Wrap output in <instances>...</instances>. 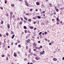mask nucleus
I'll list each match as a JSON object with an SVG mask.
<instances>
[{"label": "nucleus", "instance_id": "nucleus-1", "mask_svg": "<svg viewBox=\"0 0 64 64\" xmlns=\"http://www.w3.org/2000/svg\"><path fill=\"white\" fill-rule=\"evenodd\" d=\"M24 3L26 6H29V4H28V3H27V1L26 0H25Z\"/></svg>", "mask_w": 64, "mask_h": 64}, {"label": "nucleus", "instance_id": "nucleus-2", "mask_svg": "<svg viewBox=\"0 0 64 64\" xmlns=\"http://www.w3.org/2000/svg\"><path fill=\"white\" fill-rule=\"evenodd\" d=\"M33 46H33V48H35V47L37 46V44L35 43H34L33 44Z\"/></svg>", "mask_w": 64, "mask_h": 64}, {"label": "nucleus", "instance_id": "nucleus-3", "mask_svg": "<svg viewBox=\"0 0 64 64\" xmlns=\"http://www.w3.org/2000/svg\"><path fill=\"white\" fill-rule=\"evenodd\" d=\"M44 52H45V51H44V50H43V52H40V55H43L44 54Z\"/></svg>", "mask_w": 64, "mask_h": 64}, {"label": "nucleus", "instance_id": "nucleus-4", "mask_svg": "<svg viewBox=\"0 0 64 64\" xmlns=\"http://www.w3.org/2000/svg\"><path fill=\"white\" fill-rule=\"evenodd\" d=\"M30 40L29 38L26 41V42H27V43H30Z\"/></svg>", "mask_w": 64, "mask_h": 64}, {"label": "nucleus", "instance_id": "nucleus-5", "mask_svg": "<svg viewBox=\"0 0 64 64\" xmlns=\"http://www.w3.org/2000/svg\"><path fill=\"white\" fill-rule=\"evenodd\" d=\"M35 59H36V60H38L40 59V58L39 57L38 58L37 57H36L35 58Z\"/></svg>", "mask_w": 64, "mask_h": 64}, {"label": "nucleus", "instance_id": "nucleus-6", "mask_svg": "<svg viewBox=\"0 0 64 64\" xmlns=\"http://www.w3.org/2000/svg\"><path fill=\"white\" fill-rule=\"evenodd\" d=\"M57 22H56V24L57 25H59V24H60V21H57Z\"/></svg>", "mask_w": 64, "mask_h": 64}, {"label": "nucleus", "instance_id": "nucleus-7", "mask_svg": "<svg viewBox=\"0 0 64 64\" xmlns=\"http://www.w3.org/2000/svg\"><path fill=\"white\" fill-rule=\"evenodd\" d=\"M56 21H60V20H59V18H56Z\"/></svg>", "mask_w": 64, "mask_h": 64}, {"label": "nucleus", "instance_id": "nucleus-8", "mask_svg": "<svg viewBox=\"0 0 64 64\" xmlns=\"http://www.w3.org/2000/svg\"><path fill=\"white\" fill-rule=\"evenodd\" d=\"M53 60L54 61H57V59L56 58H54L53 59Z\"/></svg>", "mask_w": 64, "mask_h": 64}, {"label": "nucleus", "instance_id": "nucleus-9", "mask_svg": "<svg viewBox=\"0 0 64 64\" xmlns=\"http://www.w3.org/2000/svg\"><path fill=\"white\" fill-rule=\"evenodd\" d=\"M7 27L8 28H10V25L8 24H7Z\"/></svg>", "mask_w": 64, "mask_h": 64}, {"label": "nucleus", "instance_id": "nucleus-10", "mask_svg": "<svg viewBox=\"0 0 64 64\" xmlns=\"http://www.w3.org/2000/svg\"><path fill=\"white\" fill-rule=\"evenodd\" d=\"M36 4L37 5H40L39 3L38 2H36Z\"/></svg>", "mask_w": 64, "mask_h": 64}, {"label": "nucleus", "instance_id": "nucleus-11", "mask_svg": "<svg viewBox=\"0 0 64 64\" xmlns=\"http://www.w3.org/2000/svg\"><path fill=\"white\" fill-rule=\"evenodd\" d=\"M34 28V27H33V26H30V29H33Z\"/></svg>", "mask_w": 64, "mask_h": 64}, {"label": "nucleus", "instance_id": "nucleus-12", "mask_svg": "<svg viewBox=\"0 0 64 64\" xmlns=\"http://www.w3.org/2000/svg\"><path fill=\"white\" fill-rule=\"evenodd\" d=\"M31 48H30L28 52L29 53H31Z\"/></svg>", "mask_w": 64, "mask_h": 64}, {"label": "nucleus", "instance_id": "nucleus-13", "mask_svg": "<svg viewBox=\"0 0 64 64\" xmlns=\"http://www.w3.org/2000/svg\"><path fill=\"white\" fill-rule=\"evenodd\" d=\"M33 55L34 56H37V55L36 54H33Z\"/></svg>", "mask_w": 64, "mask_h": 64}, {"label": "nucleus", "instance_id": "nucleus-14", "mask_svg": "<svg viewBox=\"0 0 64 64\" xmlns=\"http://www.w3.org/2000/svg\"><path fill=\"white\" fill-rule=\"evenodd\" d=\"M24 29H27V27L26 26H24Z\"/></svg>", "mask_w": 64, "mask_h": 64}, {"label": "nucleus", "instance_id": "nucleus-15", "mask_svg": "<svg viewBox=\"0 0 64 64\" xmlns=\"http://www.w3.org/2000/svg\"><path fill=\"white\" fill-rule=\"evenodd\" d=\"M22 21H20V23H19V24L20 25H21V24H22Z\"/></svg>", "mask_w": 64, "mask_h": 64}, {"label": "nucleus", "instance_id": "nucleus-16", "mask_svg": "<svg viewBox=\"0 0 64 64\" xmlns=\"http://www.w3.org/2000/svg\"><path fill=\"white\" fill-rule=\"evenodd\" d=\"M37 18L38 19H40V18H41V17L39 16H38Z\"/></svg>", "mask_w": 64, "mask_h": 64}, {"label": "nucleus", "instance_id": "nucleus-17", "mask_svg": "<svg viewBox=\"0 0 64 64\" xmlns=\"http://www.w3.org/2000/svg\"><path fill=\"white\" fill-rule=\"evenodd\" d=\"M28 21H29V22H31L32 21V20L31 19H29L28 20Z\"/></svg>", "mask_w": 64, "mask_h": 64}, {"label": "nucleus", "instance_id": "nucleus-18", "mask_svg": "<svg viewBox=\"0 0 64 64\" xmlns=\"http://www.w3.org/2000/svg\"><path fill=\"white\" fill-rule=\"evenodd\" d=\"M10 15H13V12H10Z\"/></svg>", "mask_w": 64, "mask_h": 64}, {"label": "nucleus", "instance_id": "nucleus-19", "mask_svg": "<svg viewBox=\"0 0 64 64\" xmlns=\"http://www.w3.org/2000/svg\"><path fill=\"white\" fill-rule=\"evenodd\" d=\"M24 19L25 20H26V21H27V18H26V17H24Z\"/></svg>", "mask_w": 64, "mask_h": 64}, {"label": "nucleus", "instance_id": "nucleus-20", "mask_svg": "<svg viewBox=\"0 0 64 64\" xmlns=\"http://www.w3.org/2000/svg\"><path fill=\"white\" fill-rule=\"evenodd\" d=\"M15 36L14 35H13L12 36V39H13L14 38V37Z\"/></svg>", "mask_w": 64, "mask_h": 64}, {"label": "nucleus", "instance_id": "nucleus-21", "mask_svg": "<svg viewBox=\"0 0 64 64\" xmlns=\"http://www.w3.org/2000/svg\"><path fill=\"white\" fill-rule=\"evenodd\" d=\"M49 5L50 7H52V4H51V3H50Z\"/></svg>", "mask_w": 64, "mask_h": 64}, {"label": "nucleus", "instance_id": "nucleus-22", "mask_svg": "<svg viewBox=\"0 0 64 64\" xmlns=\"http://www.w3.org/2000/svg\"><path fill=\"white\" fill-rule=\"evenodd\" d=\"M11 6L12 7H14V6H15V5H14V4H12L11 5Z\"/></svg>", "mask_w": 64, "mask_h": 64}, {"label": "nucleus", "instance_id": "nucleus-23", "mask_svg": "<svg viewBox=\"0 0 64 64\" xmlns=\"http://www.w3.org/2000/svg\"><path fill=\"white\" fill-rule=\"evenodd\" d=\"M13 33H14V32L12 31H11L10 34H13Z\"/></svg>", "mask_w": 64, "mask_h": 64}, {"label": "nucleus", "instance_id": "nucleus-24", "mask_svg": "<svg viewBox=\"0 0 64 64\" xmlns=\"http://www.w3.org/2000/svg\"><path fill=\"white\" fill-rule=\"evenodd\" d=\"M56 12H58L59 11V10H58V8L56 9Z\"/></svg>", "mask_w": 64, "mask_h": 64}, {"label": "nucleus", "instance_id": "nucleus-25", "mask_svg": "<svg viewBox=\"0 0 64 64\" xmlns=\"http://www.w3.org/2000/svg\"><path fill=\"white\" fill-rule=\"evenodd\" d=\"M7 56H8V57H10V55L8 53L7 54Z\"/></svg>", "mask_w": 64, "mask_h": 64}, {"label": "nucleus", "instance_id": "nucleus-26", "mask_svg": "<svg viewBox=\"0 0 64 64\" xmlns=\"http://www.w3.org/2000/svg\"><path fill=\"white\" fill-rule=\"evenodd\" d=\"M28 33H29L30 34V33H31L30 31H29V30H28Z\"/></svg>", "mask_w": 64, "mask_h": 64}, {"label": "nucleus", "instance_id": "nucleus-27", "mask_svg": "<svg viewBox=\"0 0 64 64\" xmlns=\"http://www.w3.org/2000/svg\"><path fill=\"white\" fill-rule=\"evenodd\" d=\"M18 47L19 48H21V46H20V44H19L18 46Z\"/></svg>", "mask_w": 64, "mask_h": 64}, {"label": "nucleus", "instance_id": "nucleus-28", "mask_svg": "<svg viewBox=\"0 0 64 64\" xmlns=\"http://www.w3.org/2000/svg\"><path fill=\"white\" fill-rule=\"evenodd\" d=\"M24 32L26 33H27V30H24Z\"/></svg>", "mask_w": 64, "mask_h": 64}, {"label": "nucleus", "instance_id": "nucleus-29", "mask_svg": "<svg viewBox=\"0 0 64 64\" xmlns=\"http://www.w3.org/2000/svg\"><path fill=\"white\" fill-rule=\"evenodd\" d=\"M6 61H8V57H6Z\"/></svg>", "mask_w": 64, "mask_h": 64}, {"label": "nucleus", "instance_id": "nucleus-30", "mask_svg": "<svg viewBox=\"0 0 64 64\" xmlns=\"http://www.w3.org/2000/svg\"><path fill=\"white\" fill-rule=\"evenodd\" d=\"M32 62L33 63H35L36 62L35 60H32Z\"/></svg>", "mask_w": 64, "mask_h": 64}, {"label": "nucleus", "instance_id": "nucleus-31", "mask_svg": "<svg viewBox=\"0 0 64 64\" xmlns=\"http://www.w3.org/2000/svg\"><path fill=\"white\" fill-rule=\"evenodd\" d=\"M42 34V32H40L39 33V35H41V34Z\"/></svg>", "mask_w": 64, "mask_h": 64}, {"label": "nucleus", "instance_id": "nucleus-32", "mask_svg": "<svg viewBox=\"0 0 64 64\" xmlns=\"http://www.w3.org/2000/svg\"><path fill=\"white\" fill-rule=\"evenodd\" d=\"M15 17V16L14 14H13L12 16V18H14Z\"/></svg>", "mask_w": 64, "mask_h": 64}, {"label": "nucleus", "instance_id": "nucleus-33", "mask_svg": "<svg viewBox=\"0 0 64 64\" xmlns=\"http://www.w3.org/2000/svg\"><path fill=\"white\" fill-rule=\"evenodd\" d=\"M20 19H21V20H22V21H23V19L22 18H20Z\"/></svg>", "mask_w": 64, "mask_h": 64}, {"label": "nucleus", "instance_id": "nucleus-34", "mask_svg": "<svg viewBox=\"0 0 64 64\" xmlns=\"http://www.w3.org/2000/svg\"><path fill=\"white\" fill-rule=\"evenodd\" d=\"M32 19H34V20H36V18L33 17V18Z\"/></svg>", "mask_w": 64, "mask_h": 64}, {"label": "nucleus", "instance_id": "nucleus-35", "mask_svg": "<svg viewBox=\"0 0 64 64\" xmlns=\"http://www.w3.org/2000/svg\"><path fill=\"white\" fill-rule=\"evenodd\" d=\"M40 38H42V35H40Z\"/></svg>", "mask_w": 64, "mask_h": 64}, {"label": "nucleus", "instance_id": "nucleus-36", "mask_svg": "<svg viewBox=\"0 0 64 64\" xmlns=\"http://www.w3.org/2000/svg\"><path fill=\"white\" fill-rule=\"evenodd\" d=\"M44 33L46 35V34H47V32H44Z\"/></svg>", "mask_w": 64, "mask_h": 64}, {"label": "nucleus", "instance_id": "nucleus-37", "mask_svg": "<svg viewBox=\"0 0 64 64\" xmlns=\"http://www.w3.org/2000/svg\"><path fill=\"white\" fill-rule=\"evenodd\" d=\"M29 37V36H26V39H27Z\"/></svg>", "mask_w": 64, "mask_h": 64}, {"label": "nucleus", "instance_id": "nucleus-38", "mask_svg": "<svg viewBox=\"0 0 64 64\" xmlns=\"http://www.w3.org/2000/svg\"><path fill=\"white\" fill-rule=\"evenodd\" d=\"M26 15L28 16V15H29V14L28 13H26Z\"/></svg>", "mask_w": 64, "mask_h": 64}, {"label": "nucleus", "instance_id": "nucleus-39", "mask_svg": "<svg viewBox=\"0 0 64 64\" xmlns=\"http://www.w3.org/2000/svg\"><path fill=\"white\" fill-rule=\"evenodd\" d=\"M6 35L7 36H8V35H9V34H8V33H6Z\"/></svg>", "mask_w": 64, "mask_h": 64}, {"label": "nucleus", "instance_id": "nucleus-40", "mask_svg": "<svg viewBox=\"0 0 64 64\" xmlns=\"http://www.w3.org/2000/svg\"><path fill=\"white\" fill-rule=\"evenodd\" d=\"M14 57H17V55L16 54H14Z\"/></svg>", "mask_w": 64, "mask_h": 64}, {"label": "nucleus", "instance_id": "nucleus-41", "mask_svg": "<svg viewBox=\"0 0 64 64\" xmlns=\"http://www.w3.org/2000/svg\"><path fill=\"white\" fill-rule=\"evenodd\" d=\"M18 43H20V41L19 40H18Z\"/></svg>", "mask_w": 64, "mask_h": 64}, {"label": "nucleus", "instance_id": "nucleus-42", "mask_svg": "<svg viewBox=\"0 0 64 64\" xmlns=\"http://www.w3.org/2000/svg\"><path fill=\"white\" fill-rule=\"evenodd\" d=\"M4 2L5 4H6L7 3V0H5Z\"/></svg>", "mask_w": 64, "mask_h": 64}, {"label": "nucleus", "instance_id": "nucleus-43", "mask_svg": "<svg viewBox=\"0 0 64 64\" xmlns=\"http://www.w3.org/2000/svg\"><path fill=\"white\" fill-rule=\"evenodd\" d=\"M40 48H42V46H40Z\"/></svg>", "mask_w": 64, "mask_h": 64}, {"label": "nucleus", "instance_id": "nucleus-44", "mask_svg": "<svg viewBox=\"0 0 64 64\" xmlns=\"http://www.w3.org/2000/svg\"><path fill=\"white\" fill-rule=\"evenodd\" d=\"M54 41H51V43H54Z\"/></svg>", "mask_w": 64, "mask_h": 64}, {"label": "nucleus", "instance_id": "nucleus-45", "mask_svg": "<svg viewBox=\"0 0 64 64\" xmlns=\"http://www.w3.org/2000/svg\"><path fill=\"white\" fill-rule=\"evenodd\" d=\"M57 6H55V7H54V8L55 9H57Z\"/></svg>", "mask_w": 64, "mask_h": 64}, {"label": "nucleus", "instance_id": "nucleus-46", "mask_svg": "<svg viewBox=\"0 0 64 64\" xmlns=\"http://www.w3.org/2000/svg\"><path fill=\"white\" fill-rule=\"evenodd\" d=\"M44 25V23H42L41 24V25Z\"/></svg>", "mask_w": 64, "mask_h": 64}, {"label": "nucleus", "instance_id": "nucleus-47", "mask_svg": "<svg viewBox=\"0 0 64 64\" xmlns=\"http://www.w3.org/2000/svg\"><path fill=\"white\" fill-rule=\"evenodd\" d=\"M0 8H1V9H2V10H3V7H0Z\"/></svg>", "mask_w": 64, "mask_h": 64}, {"label": "nucleus", "instance_id": "nucleus-48", "mask_svg": "<svg viewBox=\"0 0 64 64\" xmlns=\"http://www.w3.org/2000/svg\"><path fill=\"white\" fill-rule=\"evenodd\" d=\"M5 44H3V45H2V46H3V47H5Z\"/></svg>", "mask_w": 64, "mask_h": 64}, {"label": "nucleus", "instance_id": "nucleus-49", "mask_svg": "<svg viewBox=\"0 0 64 64\" xmlns=\"http://www.w3.org/2000/svg\"><path fill=\"white\" fill-rule=\"evenodd\" d=\"M27 60V58H25L24 60V61H26Z\"/></svg>", "mask_w": 64, "mask_h": 64}, {"label": "nucleus", "instance_id": "nucleus-50", "mask_svg": "<svg viewBox=\"0 0 64 64\" xmlns=\"http://www.w3.org/2000/svg\"><path fill=\"white\" fill-rule=\"evenodd\" d=\"M1 24H3V21H2L1 22Z\"/></svg>", "mask_w": 64, "mask_h": 64}, {"label": "nucleus", "instance_id": "nucleus-51", "mask_svg": "<svg viewBox=\"0 0 64 64\" xmlns=\"http://www.w3.org/2000/svg\"><path fill=\"white\" fill-rule=\"evenodd\" d=\"M32 10H32V8H31V9H30V11H32Z\"/></svg>", "mask_w": 64, "mask_h": 64}, {"label": "nucleus", "instance_id": "nucleus-52", "mask_svg": "<svg viewBox=\"0 0 64 64\" xmlns=\"http://www.w3.org/2000/svg\"><path fill=\"white\" fill-rule=\"evenodd\" d=\"M2 45V42L0 41V45Z\"/></svg>", "mask_w": 64, "mask_h": 64}, {"label": "nucleus", "instance_id": "nucleus-53", "mask_svg": "<svg viewBox=\"0 0 64 64\" xmlns=\"http://www.w3.org/2000/svg\"><path fill=\"white\" fill-rule=\"evenodd\" d=\"M12 15H10V19H11V18H12Z\"/></svg>", "mask_w": 64, "mask_h": 64}, {"label": "nucleus", "instance_id": "nucleus-54", "mask_svg": "<svg viewBox=\"0 0 64 64\" xmlns=\"http://www.w3.org/2000/svg\"><path fill=\"white\" fill-rule=\"evenodd\" d=\"M26 49H28V46H26Z\"/></svg>", "mask_w": 64, "mask_h": 64}, {"label": "nucleus", "instance_id": "nucleus-55", "mask_svg": "<svg viewBox=\"0 0 64 64\" xmlns=\"http://www.w3.org/2000/svg\"><path fill=\"white\" fill-rule=\"evenodd\" d=\"M35 48L36 49H38V48L37 47H36Z\"/></svg>", "mask_w": 64, "mask_h": 64}, {"label": "nucleus", "instance_id": "nucleus-56", "mask_svg": "<svg viewBox=\"0 0 64 64\" xmlns=\"http://www.w3.org/2000/svg\"><path fill=\"white\" fill-rule=\"evenodd\" d=\"M24 23H26V21L25 20H24Z\"/></svg>", "mask_w": 64, "mask_h": 64}, {"label": "nucleus", "instance_id": "nucleus-57", "mask_svg": "<svg viewBox=\"0 0 64 64\" xmlns=\"http://www.w3.org/2000/svg\"><path fill=\"white\" fill-rule=\"evenodd\" d=\"M6 16H8V14H6Z\"/></svg>", "mask_w": 64, "mask_h": 64}, {"label": "nucleus", "instance_id": "nucleus-58", "mask_svg": "<svg viewBox=\"0 0 64 64\" xmlns=\"http://www.w3.org/2000/svg\"><path fill=\"white\" fill-rule=\"evenodd\" d=\"M5 56V55H3L2 56V57H4Z\"/></svg>", "mask_w": 64, "mask_h": 64}, {"label": "nucleus", "instance_id": "nucleus-59", "mask_svg": "<svg viewBox=\"0 0 64 64\" xmlns=\"http://www.w3.org/2000/svg\"><path fill=\"white\" fill-rule=\"evenodd\" d=\"M33 50H34V51H36V49H33Z\"/></svg>", "mask_w": 64, "mask_h": 64}, {"label": "nucleus", "instance_id": "nucleus-60", "mask_svg": "<svg viewBox=\"0 0 64 64\" xmlns=\"http://www.w3.org/2000/svg\"><path fill=\"white\" fill-rule=\"evenodd\" d=\"M45 13V11H43L42 12V13Z\"/></svg>", "mask_w": 64, "mask_h": 64}, {"label": "nucleus", "instance_id": "nucleus-61", "mask_svg": "<svg viewBox=\"0 0 64 64\" xmlns=\"http://www.w3.org/2000/svg\"><path fill=\"white\" fill-rule=\"evenodd\" d=\"M18 43L17 42L15 43V45H17Z\"/></svg>", "mask_w": 64, "mask_h": 64}, {"label": "nucleus", "instance_id": "nucleus-62", "mask_svg": "<svg viewBox=\"0 0 64 64\" xmlns=\"http://www.w3.org/2000/svg\"><path fill=\"white\" fill-rule=\"evenodd\" d=\"M17 19L18 20H20V18H17Z\"/></svg>", "mask_w": 64, "mask_h": 64}, {"label": "nucleus", "instance_id": "nucleus-63", "mask_svg": "<svg viewBox=\"0 0 64 64\" xmlns=\"http://www.w3.org/2000/svg\"><path fill=\"white\" fill-rule=\"evenodd\" d=\"M54 53L55 54L56 53V52L55 51H54Z\"/></svg>", "mask_w": 64, "mask_h": 64}, {"label": "nucleus", "instance_id": "nucleus-64", "mask_svg": "<svg viewBox=\"0 0 64 64\" xmlns=\"http://www.w3.org/2000/svg\"><path fill=\"white\" fill-rule=\"evenodd\" d=\"M62 60H64V57H63L62 58Z\"/></svg>", "mask_w": 64, "mask_h": 64}]
</instances>
